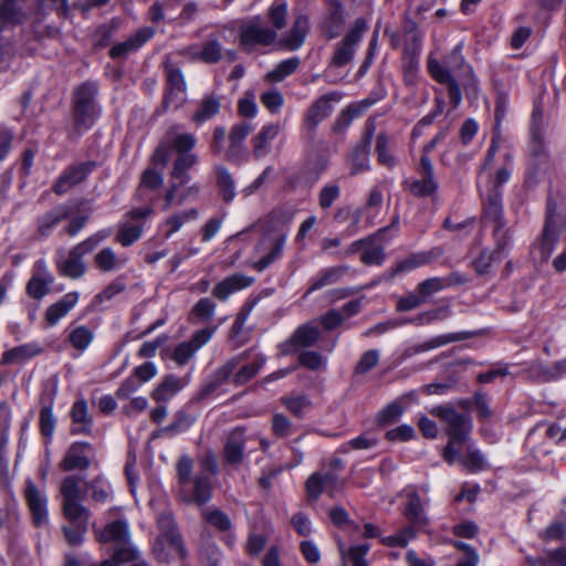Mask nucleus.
Listing matches in <instances>:
<instances>
[{
	"mask_svg": "<svg viewBox=\"0 0 566 566\" xmlns=\"http://www.w3.org/2000/svg\"><path fill=\"white\" fill-rule=\"evenodd\" d=\"M99 84L95 80H86L73 88L71 95V118L73 135L82 136L91 130L103 114V106L98 101Z\"/></svg>",
	"mask_w": 566,
	"mask_h": 566,
	"instance_id": "f257e3e1",
	"label": "nucleus"
},
{
	"mask_svg": "<svg viewBox=\"0 0 566 566\" xmlns=\"http://www.w3.org/2000/svg\"><path fill=\"white\" fill-rule=\"evenodd\" d=\"M193 460L187 455H181L176 463V473L179 484V495L182 502L202 506L211 501L213 496V486L210 478L205 473H199L191 478Z\"/></svg>",
	"mask_w": 566,
	"mask_h": 566,
	"instance_id": "f03ea898",
	"label": "nucleus"
},
{
	"mask_svg": "<svg viewBox=\"0 0 566 566\" xmlns=\"http://www.w3.org/2000/svg\"><path fill=\"white\" fill-rule=\"evenodd\" d=\"M439 417L447 423L446 434L448 443L443 448V459L453 464L460 458V449L469 440L472 431L471 419L458 412L454 408L447 407L439 411Z\"/></svg>",
	"mask_w": 566,
	"mask_h": 566,
	"instance_id": "7ed1b4c3",
	"label": "nucleus"
},
{
	"mask_svg": "<svg viewBox=\"0 0 566 566\" xmlns=\"http://www.w3.org/2000/svg\"><path fill=\"white\" fill-rule=\"evenodd\" d=\"M112 227L103 228L87 237L85 240L75 244L65 260L59 261L56 268L59 273L69 279H81L87 271L84 256L92 253L102 242L106 241L113 234Z\"/></svg>",
	"mask_w": 566,
	"mask_h": 566,
	"instance_id": "20e7f679",
	"label": "nucleus"
},
{
	"mask_svg": "<svg viewBox=\"0 0 566 566\" xmlns=\"http://www.w3.org/2000/svg\"><path fill=\"white\" fill-rule=\"evenodd\" d=\"M565 230V221L557 214V202L552 196L546 201L545 220L541 234L534 242L542 262H547L554 253Z\"/></svg>",
	"mask_w": 566,
	"mask_h": 566,
	"instance_id": "39448f33",
	"label": "nucleus"
},
{
	"mask_svg": "<svg viewBox=\"0 0 566 566\" xmlns=\"http://www.w3.org/2000/svg\"><path fill=\"white\" fill-rule=\"evenodd\" d=\"M98 167L95 160L74 161L67 165L52 184L56 196H64L71 189L82 185Z\"/></svg>",
	"mask_w": 566,
	"mask_h": 566,
	"instance_id": "423d86ee",
	"label": "nucleus"
},
{
	"mask_svg": "<svg viewBox=\"0 0 566 566\" xmlns=\"http://www.w3.org/2000/svg\"><path fill=\"white\" fill-rule=\"evenodd\" d=\"M368 24L366 19L357 18L340 42L336 44L331 64L335 67H343L353 61L356 46L360 43Z\"/></svg>",
	"mask_w": 566,
	"mask_h": 566,
	"instance_id": "0eeeda50",
	"label": "nucleus"
},
{
	"mask_svg": "<svg viewBox=\"0 0 566 566\" xmlns=\"http://www.w3.org/2000/svg\"><path fill=\"white\" fill-rule=\"evenodd\" d=\"M376 125L374 119L368 118L360 139L356 143L348 155L350 163V176H357L371 169L370 150L375 136Z\"/></svg>",
	"mask_w": 566,
	"mask_h": 566,
	"instance_id": "6e6552de",
	"label": "nucleus"
},
{
	"mask_svg": "<svg viewBox=\"0 0 566 566\" xmlns=\"http://www.w3.org/2000/svg\"><path fill=\"white\" fill-rule=\"evenodd\" d=\"M60 491L63 496V515L70 523L80 522L85 516L90 518L87 509L81 503L78 479L75 475L65 476Z\"/></svg>",
	"mask_w": 566,
	"mask_h": 566,
	"instance_id": "1a4fd4ad",
	"label": "nucleus"
},
{
	"mask_svg": "<svg viewBox=\"0 0 566 566\" xmlns=\"http://www.w3.org/2000/svg\"><path fill=\"white\" fill-rule=\"evenodd\" d=\"M277 38L275 30L262 27L260 24V17H255L252 21L242 24L239 31L240 46L250 52L254 46H270Z\"/></svg>",
	"mask_w": 566,
	"mask_h": 566,
	"instance_id": "9d476101",
	"label": "nucleus"
},
{
	"mask_svg": "<svg viewBox=\"0 0 566 566\" xmlns=\"http://www.w3.org/2000/svg\"><path fill=\"white\" fill-rule=\"evenodd\" d=\"M346 25L345 8L340 0H328L318 22L319 33L327 40L342 35Z\"/></svg>",
	"mask_w": 566,
	"mask_h": 566,
	"instance_id": "9b49d317",
	"label": "nucleus"
},
{
	"mask_svg": "<svg viewBox=\"0 0 566 566\" xmlns=\"http://www.w3.org/2000/svg\"><path fill=\"white\" fill-rule=\"evenodd\" d=\"M73 212L74 208L71 203L64 202L54 206L42 214H39L35 218V239L44 241L52 237L57 226L62 221L69 219Z\"/></svg>",
	"mask_w": 566,
	"mask_h": 566,
	"instance_id": "f8f14e48",
	"label": "nucleus"
},
{
	"mask_svg": "<svg viewBox=\"0 0 566 566\" xmlns=\"http://www.w3.org/2000/svg\"><path fill=\"white\" fill-rule=\"evenodd\" d=\"M94 453L95 449L91 442L73 441L66 449L59 467L64 472L86 471L92 464Z\"/></svg>",
	"mask_w": 566,
	"mask_h": 566,
	"instance_id": "ddd939ff",
	"label": "nucleus"
},
{
	"mask_svg": "<svg viewBox=\"0 0 566 566\" xmlns=\"http://www.w3.org/2000/svg\"><path fill=\"white\" fill-rule=\"evenodd\" d=\"M200 413V408L188 400L175 412L174 420L158 431L153 432L151 437L154 439L164 436L171 438L185 433L197 422Z\"/></svg>",
	"mask_w": 566,
	"mask_h": 566,
	"instance_id": "4468645a",
	"label": "nucleus"
},
{
	"mask_svg": "<svg viewBox=\"0 0 566 566\" xmlns=\"http://www.w3.org/2000/svg\"><path fill=\"white\" fill-rule=\"evenodd\" d=\"M329 471L321 473L313 472L305 481V492L310 500L317 501L326 488L335 486L338 481L337 472L343 470L344 463L340 458H332Z\"/></svg>",
	"mask_w": 566,
	"mask_h": 566,
	"instance_id": "2eb2a0df",
	"label": "nucleus"
},
{
	"mask_svg": "<svg viewBox=\"0 0 566 566\" xmlns=\"http://www.w3.org/2000/svg\"><path fill=\"white\" fill-rule=\"evenodd\" d=\"M344 94L339 91H332L316 98L307 108L303 126L308 132H314L333 112L332 102H339Z\"/></svg>",
	"mask_w": 566,
	"mask_h": 566,
	"instance_id": "dca6fc26",
	"label": "nucleus"
},
{
	"mask_svg": "<svg viewBox=\"0 0 566 566\" xmlns=\"http://www.w3.org/2000/svg\"><path fill=\"white\" fill-rule=\"evenodd\" d=\"M56 391V387H46L40 394L39 430L46 446L52 442L56 428V418L53 413Z\"/></svg>",
	"mask_w": 566,
	"mask_h": 566,
	"instance_id": "f3484780",
	"label": "nucleus"
},
{
	"mask_svg": "<svg viewBox=\"0 0 566 566\" xmlns=\"http://www.w3.org/2000/svg\"><path fill=\"white\" fill-rule=\"evenodd\" d=\"M166 83L164 88V106L166 108L174 107L179 108L185 98L179 94H185L187 91V83L181 69L166 65L165 66Z\"/></svg>",
	"mask_w": 566,
	"mask_h": 566,
	"instance_id": "a211bd4d",
	"label": "nucleus"
},
{
	"mask_svg": "<svg viewBox=\"0 0 566 566\" xmlns=\"http://www.w3.org/2000/svg\"><path fill=\"white\" fill-rule=\"evenodd\" d=\"M24 499L31 514L33 526L40 528L48 525V497L44 493H41L32 480L25 482Z\"/></svg>",
	"mask_w": 566,
	"mask_h": 566,
	"instance_id": "6ab92c4d",
	"label": "nucleus"
},
{
	"mask_svg": "<svg viewBox=\"0 0 566 566\" xmlns=\"http://www.w3.org/2000/svg\"><path fill=\"white\" fill-rule=\"evenodd\" d=\"M237 361L233 359L228 360L224 365L216 370L213 376L203 381L199 389L189 399L196 407H199L201 402L209 399L222 385L227 384L233 371H235Z\"/></svg>",
	"mask_w": 566,
	"mask_h": 566,
	"instance_id": "aec40b11",
	"label": "nucleus"
},
{
	"mask_svg": "<svg viewBox=\"0 0 566 566\" xmlns=\"http://www.w3.org/2000/svg\"><path fill=\"white\" fill-rule=\"evenodd\" d=\"M319 338V331L312 323L300 325L292 336L279 345L282 355H294L298 347L307 348L314 346Z\"/></svg>",
	"mask_w": 566,
	"mask_h": 566,
	"instance_id": "412c9836",
	"label": "nucleus"
},
{
	"mask_svg": "<svg viewBox=\"0 0 566 566\" xmlns=\"http://www.w3.org/2000/svg\"><path fill=\"white\" fill-rule=\"evenodd\" d=\"M245 428L238 426L226 437L222 457L226 464L239 467L245 458Z\"/></svg>",
	"mask_w": 566,
	"mask_h": 566,
	"instance_id": "4be33fe9",
	"label": "nucleus"
},
{
	"mask_svg": "<svg viewBox=\"0 0 566 566\" xmlns=\"http://www.w3.org/2000/svg\"><path fill=\"white\" fill-rule=\"evenodd\" d=\"M384 95H379L378 97H366L358 102H354L348 104L340 113L337 115L332 130L335 134L345 133L353 120L359 116H361L368 108L375 105L377 102L381 101Z\"/></svg>",
	"mask_w": 566,
	"mask_h": 566,
	"instance_id": "5701e85b",
	"label": "nucleus"
},
{
	"mask_svg": "<svg viewBox=\"0 0 566 566\" xmlns=\"http://www.w3.org/2000/svg\"><path fill=\"white\" fill-rule=\"evenodd\" d=\"M155 34L156 30L151 27L140 28L125 41L113 45L108 52V55L112 60L124 59L132 52H136L142 49L149 40L155 36Z\"/></svg>",
	"mask_w": 566,
	"mask_h": 566,
	"instance_id": "b1692460",
	"label": "nucleus"
},
{
	"mask_svg": "<svg viewBox=\"0 0 566 566\" xmlns=\"http://www.w3.org/2000/svg\"><path fill=\"white\" fill-rule=\"evenodd\" d=\"M70 418L72 421L70 433L72 436H93L94 419L88 412V405L85 399H77L71 407Z\"/></svg>",
	"mask_w": 566,
	"mask_h": 566,
	"instance_id": "393cba45",
	"label": "nucleus"
},
{
	"mask_svg": "<svg viewBox=\"0 0 566 566\" xmlns=\"http://www.w3.org/2000/svg\"><path fill=\"white\" fill-rule=\"evenodd\" d=\"M348 272L346 265H333L322 268L315 275H313L307 283L304 298L308 297L316 291H319L326 286L338 283Z\"/></svg>",
	"mask_w": 566,
	"mask_h": 566,
	"instance_id": "a878e982",
	"label": "nucleus"
},
{
	"mask_svg": "<svg viewBox=\"0 0 566 566\" xmlns=\"http://www.w3.org/2000/svg\"><path fill=\"white\" fill-rule=\"evenodd\" d=\"M476 335H478L476 332H470V331H461V332H455V333H447V334L438 335V336L432 337L421 344H417V345L408 347L405 350V356L411 357L416 354L429 352L431 349L448 345L450 343L471 339V338L475 337Z\"/></svg>",
	"mask_w": 566,
	"mask_h": 566,
	"instance_id": "bb28decb",
	"label": "nucleus"
},
{
	"mask_svg": "<svg viewBox=\"0 0 566 566\" xmlns=\"http://www.w3.org/2000/svg\"><path fill=\"white\" fill-rule=\"evenodd\" d=\"M308 32V17L306 14H298L295 17L290 30L281 35L280 45L286 51H296L304 44Z\"/></svg>",
	"mask_w": 566,
	"mask_h": 566,
	"instance_id": "cd10ccee",
	"label": "nucleus"
},
{
	"mask_svg": "<svg viewBox=\"0 0 566 566\" xmlns=\"http://www.w3.org/2000/svg\"><path fill=\"white\" fill-rule=\"evenodd\" d=\"M482 220L490 222L493 227H505L503 210V191L496 189H489L486 199L483 201Z\"/></svg>",
	"mask_w": 566,
	"mask_h": 566,
	"instance_id": "c85d7f7f",
	"label": "nucleus"
},
{
	"mask_svg": "<svg viewBox=\"0 0 566 566\" xmlns=\"http://www.w3.org/2000/svg\"><path fill=\"white\" fill-rule=\"evenodd\" d=\"M280 132L281 125L279 123H269L262 126L251 140L254 159H262L271 154L272 142L279 136Z\"/></svg>",
	"mask_w": 566,
	"mask_h": 566,
	"instance_id": "c756f323",
	"label": "nucleus"
},
{
	"mask_svg": "<svg viewBox=\"0 0 566 566\" xmlns=\"http://www.w3.org/2000/svg\"><path fill=\"white\" fill-rule=\"evenodd\" d=\"M437 255L438 253H434L433 250L413 252L407 258L399 260L394 266L390 268L389 277L392 279L399 274L408 273L418 268L424 266L431 263L437 258Z\"/></svg>",
	"mask_w": 566,
	"mask_h": 566,
	"instance_id": "7c9ffc66",
	"label": "nucleus"
},
{
	"mask_svg": "<svg viewBox=\"0 0 566 566\" xmlns=\"http://www.w3.org/2000/svg\"><path fill=\"white\" fill-rule=\"evenodd\" d=\"M221 98L214 93L206 94L198 103L196 112L191 115L190 120L196 126H202L205 123L214 118L221 112Z\"/></svg>",
	"mask_w": 566,
	"mask_h": 566,
	"instance_id": "2f4dec72",
	"label": "nucleus"
},
{
	"mask_svg": "<svg viewBox=\"0 0 566 566\" xmlns=\"http://www.w3.org/2000/svg\"><path fill=\"white\" fill-rule=\"evenodd\" d=\"M71 206L74 208V212L67 219L69 222L64 226L63 232L70 238H75L88 223L92 214L91 208H84L87 201L83 198L71 202Z\"/></svg>",
	"mask_w": 566,
	"mask_h": 566,
	"instance_id": "473e14b6",
	"label": "nucleus"
},
{
	"mask_svg": "<svg viewBox=\"0 0 566 566\" xmlns=\"http://www.w3.org/2000/svg\"><path fill=\"white\" fill-rule=\"evenodd\" d=\"M80 300V293L76 291L64 294L59 301L51 304L44 314L45 322L49 326H55L62 317L72 311Z\"/></svg>",
	"mask_w": 566,
	"mask_h": 566,
	"instance_id": "72a5a7b5",
	"label": "nucleus"
},
{
	"mask_svg": "<svg viewBox=\"0 0 566 566\" xmlns=\"http://www.w3.org/2000/svg\"><path fill=\"white\" fill-rule=\"evenodd\" d=\"M188 384V380L174 374L164 376L163 380L151 391V398L157 402H167Z\"/></svg>",
	"mask_w": 566,
	"mask_h": 566,
	"instance_id": "f704fd0d",
	"label": "nucleus"
},
{
	"mask_svg": "<svg viewBox=\"0 0 566 566\" xmlns=\"http://www.w3.org/2000/svg\"><path fill=\"white\" fill-rule=\"evenodd\" d=\"M96 538L103 544H127L130 539L129 525L125 520H115L107 523L99 534L96 535Z\"/></svg>",
	"mask_w": 566,
	"mask_h": 566,
	"instance_id": "c9c22d12",
	"label": "nucleus"
},
{
	"mask_svg": "<svg viewBox=\"0 0 566 566\" xmlns=\"http://www.w3.org/2000/svg\"><path fill=\"white\" fill-rule=\"evenodd\" d=\"M43 353V347L36 342L25 343L6 350L1 355L0 365L25 363Z\"/></svg>",
	"mask_w": 566,
	"mask_h": 566,
	"instance_id": "e433bc0d",
	"label": "nucleus"
},
{
	"mask_svg": "<svg viewBox=\"0 0 566 566\" xmlns=\"http://www.w3.org/2000/svg\"><path fill=\"white\" fill-rule=\"evenodd\" d=\"M213 171L216 176V185L222 201L224 203H231L237 196L235 182L232 174L223 165H214Z\"/></svg>",
	"mask_w": 566,
	"mask_h": 566,
	"instance_id": "4c0bfd02",
	"label": "nucleus"
},
{
	"mask_svg": "<svg viewBox=\"0 0 566 566\" xmlns=\"http://www.w3.org/2000/svg\"><path fill=\"white\" fill-rule=\"evenodd\" d=\"M403 515L408 520L409 525H413L417 531L428 524L429 521L423 511L421 497L417 492L408 494Z\"/></svg>",
	"mask_w": 566,
	"mask_h": 566,
	"instance_id": "58836bf2",
	"label": "nucleus"
},
{
	"mask_svg": "<svg viewBox=\"0 0 566 566\" xmlns=\"http://www.w3.org/2000/svg\"><path fill=\"white\" fill-rule=\"evenodd\" d=\"M198 163V156L196 154H182L177 155L174 160L170 177L175 181H179V185H187L191 180V176L188 172Z\"/></svg>",
	"mask_w": 566,
	"mask_h": 566,
	"instance_id": "ea45409f",
	"label": "nucleus"
},
{
	"mask_svg": "<svg viewBox=\"0 0 566 566\" xmlns=\"http://www.w3.org/2000/svg\"><path fill=\"white\" fill-rule=\"evenodd\" d=\"M222 53V43L218 40V38L210 36L202 43L200 51L192 54V60L212 65L221 61Z\"/></svg>",
	"mask_w": 566,
	"mask_h": 566,
	"instance_id": "a19ab883",
	"label": "nucleus"
},
{
	"mask_svg": "<svg viewBox=\"0 0 566 566\" xmlns=\"http://www.w3.org/2000/svg\"><path fill=\"white\" fill-rule=\"evenodd\" d=\"M502 261L491 249L484 248L471 260L470 265L478 276H485L492 272L494 263Z\"/></svg>",
	"mask_w": 566,
	"mask_h": 566,
	"instance_id": "79ce46f5",
	"label": "nucleus"
},
{
	"mask_svg": "<svg viewBox=\"0 0 566 566\" xmlns=\"http://www.w3.org/2000/svg\"><path fill=\"white\" fill-rule=\"evenodd\" d=\"M408 184V190L415 198H429L437 195L439 190V182L437 178L422 177L405 181Z\"/></svg>",
	"mask_w": 566,
	"mask_h": 566,
	"instance_id": "37998d69",
	"label": "nucleus"
},
{
	"mask_svg": "<svg viewBox=\"0 0 566 566\" xmlns=\"http://www.w3.org/2000/svg\"><path fill=\"white\" fill-rule=\"evenodd\" d=\"M390 137L386 133H379L376 136L375 154L377 163L392 170L397 166V159L389 148Z\"/></svg>",
	"mask_w": 566,
	"mask_h": 566,
	"instance_id": "c03bdc74",
	"label": "nucleus"
},
{
	"mask_svg": "<svg viewBox=\"0 0 566 566\" xmlns=\"http://www.w3.org/2000/svg\"><path fill=\"white\" fill-rule=\"evenodd\" d=\"M287 239V233L283 232L280 234L271 245L270 251L255 261L252 265L254 270L258 272H263L266 270L272 263H274L283 253V249Z\"/></svg>",
	"mask_w": 566,
	"mask_h": 566,
	"instance_id": "a18cd8bd",
	"label": "nucleus"
},
{
	"mask_svg": "<svg viewBox=\"0 0 566 566\" xmlns=\"http://www.w3.org/2000/svg\"><path fill=\"white\" fill-rule=\"evenodd\" d=\"M87 531H88L87 516H85L80 522L71 523V525L62 526V532H63L65 542L71 547L81 546L84 542Z\"/></svg>",
	"mask_w": 566,
	"mask_h": 566,
	"instance_id": "49530a36",
	"label": "nucleus"
},
{
	"mask_svg": "<svg viewBox=\"0 0 566 566\" xmlns=\"http://www.w3.org/2000/svg\"><path fill=\"white\" fill-rule=\"evenodd\" d=\"M197 218L198 210L195 208L169 216L164 223L165 227H167V230L164 233L165 239L171 238V235L179 231L186 222L195 220Z\"/></svg>",
	"mask_w": 566,
	"mask_h": 566,
	"instance_id": "de8ad7c7",
	"label": "nucleus"
},
{
	"mask_svg": "<svg viewBox=\"0 0 566 566\" xmlns=\"http://www.w3.org/2000/svg\"><path fill=\"white\" fill-rule=\"evenodd\" d=\"M264 364L265 359L263 357H259L240 367L237 373L233 371V375L231 376L233 385L239 387L248 384L260 373Z\"/></svg>",
	"mask_w": 566,
	"mask_h": 566,
	"instance_id": "09e8293b",
	"label": "nucleus"
},
{
	"mask_svg": "<svg viewBox=\"0 0 566 566\" xmlns=\"http://www.w3.org/2000/svg\"><path fill=\"white\" fill-rule=\"evenodd\" d=\"M560 517L552 521L544 531L539 533V538L543 542H563L566 539V512H560Z\"/></svg>",
	"mask_w": 566,
	"mask_h": 566,
	"instance_id": "8fccbe9b",
	"label": "nucleus"
},
{
	"mask_svg": "<svg viewBox=\"0 0 566 566\" xmlns=\"http://www.w3.org/2000/svg\"><path fill=\"white\" fill-rule=\"evenodd\" d=\"M216 303L209 297H201L191 308L189 319L192 323L209 322L216 312Z\"/></svg>",
	"mask_w": 566,
	"mask_h": 566,
	"instance_id": "3c124183",
	"label": "nucleus"
},
{
	"mask_svg": "<svg viewBox=\"0 0 566 566\" xmlns=\"http://www.w3.org/2000/svg\"><path fill=\"white\" fill-rule=\"evenodd\" d=\"M417 532L413 525H406L392 535L382 536L380 543L387 547H406L417 537Z\"/></svg>",
	"mask_w": 566,
	"mask_h": 566,
	"instance_id": "603ef678",
	"label": "nucleus"
},
{
	"mask_svg": "<svg viewBox=\"0 0 566 566\" xmlns=\"http://www.w3.org/2000/svg\"><path fill=\"white\" fill-rule=\"evenodd\" d=\"M143 231L144 228L142 224L120 222L115 240L123 247H130L142 238Z\"/></svg>",
	"mask_w": 566,
	"mask_h": 566,
	"instance_id": "864d4df0",
	"label": "nucleus"
},
{
	"mask_svg": "<svg viewBox=\"0 0 566 566\" xmlns=\"http://www.w3.org/2000/svg\"><path fill=\"white\" fill-rule=\"evenodd\" d=\"M389 231V227H382L378 229L376 232L367 235L366 238L356 240L352 242L345 250V254L347 256L354 255L358 253L359 251L363 252V250L368 245H374L377 242H385L386 234Z\"/></svg>",
	"mask_w": 566,
	"mask_h": 566,
	"instance_id": "5fc2aeb1",
	"label": "nucleus"
},
{
	"mask_svg": "<svg viewBox=\"0 0 566 566\" xmlns=\"http://www.w3.org/2000/svg\"><path fill=\"white\" fill-rule=\"evenodd\" d=\"M202 516L209 525L221 533L230 532L233 527L230 516L218 507L205 511Z\"/></svg>",
	"mask_w": 566,
	"mask_h": 566,
	"instance_id": "6e6d98bb",
	"label": "nucleus"
},
{
	"mask_svg": "<svg viewBox=\"0 0 566 566\" xmlns=\"http://www.w3.org/2000/svg\"><path fill=\"white\" fill-rule=\"evenodd\" d=\"M287 2L286 0H273L268 9V20L272 30L279 31L286 27Z\"/></svg>",
	"mask_w": 566,
	"mask_h": 566,
	"instance_id": "4d7b16f0",
	"label": "nucleus"
},
{
	"mask_svg": "<svg viewBox=\"0 0 566 566\" xmlns=\"http://www.w3.org/2000/svg\"><path fill=\"white\" fill-rule=\"evenodd\" d=\"M94 337V332L91 328L80 325L70 332L67 339L75 349L84 352L90 347Z\"/></svg>",
	"mask_w": 566,
	"mask_h": 566,
	"instance_id": "13d9d810",
	"label": "nucleus"
},
{
	"mask_svg": "<svg viewBox=\"0 0 566 566\" xmlns=\"http://www.w3.org/2000/svg\"><path fill=\"white\" fill-rule=\"evenodd\" d=\"M54 277L52 274L46 276L32 275L27 284V293L34 300L43 298L50 291V285L53 283Z\"/></svg>",
	"mask_w": 566,
	"mask_h": 566,
	"instance_id": "bf43d9fd",
	"label": "nucleus"
},
{
	"mask_svg": "<svg viewBox=\"0 0 566 566\" xmlns=\"http://www.w3.org/2000/svg\"><path fill=\"white\" fill-rule=\"evenodd\" d=\"M119 566H123L128 563H137L139 562L140 553L139 551L132 544V542H127V544H117L112 548L111 555Z\"/></svg>",
	"mask_w": 566,
	"mask_h": 566,
	"instance_id": "052dcab7",
	"label": "nucleus"
},
{
	"mask_svg": "<svg viewBox=\"0 0 566 566\" xmlns=\"http://www.w3.org/2000/svg\"><path fill=\"white\" fill-rule=\"evenodd\" d=\"M23 44L20 48L22 56H34L42 46L44 34L35 29L28 30L23 33Z\"/></svg>",
	"mask_w": 566,
	"mask_h": 566,
	"instance_id": "680f3d73",
	"label": "nucleus"
},
{
	"mask_svg": "<svg viewBox=\"0 0 566 566\" xmlns=\"http://www.w3.org/2000/svg\"><path fill=\"white\" fill-rule=\"evenodd\" d=\"M427 70L429 75L439 84L446 85L454 80L448 64L443 65L439 60L433 57L432 54L428 56Z\"/></svg>",
	"mask_w": 566,
	"mask_h": 566,
	"instance_id": "e2e57ef3",
	"label": "nucleus"
},
{
	"mask_svg": "<svg viewBox=\"0 0 566 566\" xmlns=\"http://www.w3.org/2000/svg\"><path fill=\"white\" fill-rule=\"evenodd\" d=\"M282 403L297 419H303L306 410L313 406L312 400L305 395L284 397Z\"/></svg>",
	"mask_w": 566,
	"mask_h": 566,
	"instance_id": "0e129e2a",
	"label": "nucleus"
},
{
	"mask_svg": "<svg viewBox=\"0 0 566 566\" xmlns=\"http://www.w3.org/2000/svg\"><path fill=\"white\" fill-rule=\"evenodd\" d=\"M407 33L411 34V36L403 44L402 56L420 57L422 51V36L418 31L416 22L410 23Z\"/></svg>",
	"mask_w": 566,
	"mask_h": 566,
	"instance_id": "69168bd1",
	"label": "nucleus"
},
{
	"mask_svg": "<svg viewBox=\"0 0 566 566\" xmlns=\"http://www.w3.org/2000/svg\"><path fill=\"white\" fill-rule=\"evenodd\" d=\"M158 538L175 549L181 562L187 559L188 552L185 547L182 536L175 527L167 530Z\"/></svg>",
	"mask_w": 566,
	"mask_h": 566,
	"instance_id": "338daca9",
	"label": "nucleus"
},
{
	"mask_svg": "<svg viewBox=\"0 0 566 566\" xmlns=\"http://www.w3.org/2000/svg\"><path fill=\"white\" fill-rule=\"evenodd\" d=\"M468 470L470 473H479L484 469L485 460L482 452L479 449H468L467 453L457 460Z\"/></svg>",
	"mask_w": 566,
	"mask_h": 566,
	"instance_id": "774afa93",
	"label": "nucleus"
}]
</instances>
